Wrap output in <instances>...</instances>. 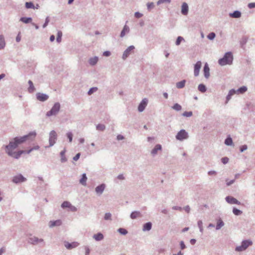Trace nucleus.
<instances>
[{"label":"nucleus","instance_id":"obj_1","mask_svg":"<svg viewBox=\"0 0 255 255\" xmlns=\"http://www.w3.org/2000/svg\"><path fill=\"white\" fill-rule=\"evenodd\" d=\"M36 133L35 132L33 131L29 133L28 135H24L22 137H16L13 139V140L10 141L9 144L6 146L7 153L16 158H18L22 153L25 152V150H19L17 152L13 151L18 145L21 144L25 141L28 139L33 140L36 136Z\"/></svg>","mask_w":255,"mask_h":255},{"label":"nucleus","instance_id":"obj_2","mask_svg":"<svg viewBox=\"0 0 255 255\" xmlns=\"http://www.w3.org/2000/svg\"><path fill=\"white\" fill-rule=\"evenodd\" d=\"M233 60V56L231 52H226L223 58L218 61V64H232Z\"/></svg>","mask_w":255,"mask_h":255},{"label":"nucleus","instance_id":"obj_3","mask_svg":"<svg viewBox=\"0 0 255 255\" xmlns=\"http://www.w3.org/2000/svg\"><path fill=\"white\" fill-rule=\"evenodd\" d=\"M60 108V105L59 103H55L51 110L47 113L46 115L48 117L55 115L59 112Z\"/></svg>","mask_w":255,"mask_h":255},{"label":"nucleus","instance_id":"obj_4","mask_svg":"<svg viewBox=\"0 0 255 255\" xmlns=\"http://www.w3.org/2000/svg\"><path fill=\"white\" fill-rule=\"evenodd\" d=\"M252 243L250 241H244L242 242V245L239 247H237L236 248V250L237 251H243L245 250L249 246L251 245Z\"/></svg>","mask_w":255,"mask_h":255},{"label":"nucleus","instance_id":"obj_5","mask_svg":"<svg viewBox=\"0 0 255 255\" xmlns=\"http://www.w3.org/2000/svg\"><path fill=\"white\" fill-rule=\"evenodd\" d=\"M188 136L187 132H186L185 130L182 129L178 132L176 136V138L178 140H182L187 138Z\"/></svg>","mask_w":255,"mask_h":255},{"label":"nucleus","instance_id":"obj_6","mask_svg":"<svg viewBox=\"0 0 255 255\" xmlns=\"http://www.w3.org/2000/svg\"><path fill=\"white\" fill-rule=\"evenodd\" d=\"M135 49V47L133 45L128 47L124 52L123 54V58L126 59L129 55H130Z\"/></svg>","mask_w":255,"mask_h":255},{"label":"nucleus","instance_id":"obj_7","mask_svg":"<svg viewBox=\"0 0 255 255\" xmlns=\"http://www.w3.org/2000/svg\"><path fill=\"white\" fill-rule=\"evenodd\" d=\"M57 138V133L54 130H52L50 133L49 144L50 146L53 145L55 143Z\"/></svg>","mask_w":255,"mask_h":255},{"label":"nucleus","instance_id":"obj_8","mask_svg":"<svg viewBox=\"0 0 255 255\" xmlns=\"http://www.w3.org/2000/svg\"><path fill=\"white\" fill-rule=\"evenodd\" d=\"M36 98L40 101L44 102L48 99V96L43 93H38L36 94Z\"/></svg>","mask_w":255,"mask_h":255},{"label":"nucleus","instance_id":"obj_9","mask_svg":"<svg viewBox=\"0 0 255 255\" xmlns=\"http://www.w3.org/2000/svg\"><path fill=\"white\" fill-rule=\"evenodd\" d=\"M226 200L228 203L231 204L240 205L241 204L240 202L239 201H238L236 199L231 196H227L226 198Z\"/></svg>","mask_w":255,"mask_h":255},{"label":"nucleus","instance_id":"obj_10","mask_svg":"<svg viewBox=\"0 0 255 255\" xmlns=\"http://www.w3.org/2000/svg\"><path fill=\"white\" fill-rule=\"evenodd\" d=\"M26 179L21 175L15 176L13 178V182L16 183L22 182L25 181Z\"/></svg>","mask_w":255,"mask_h":255},{"label":"nucleus","instance_id":"obj_11","mask_svg":"<svg viewBox=\"0 0 255 255\" xmlns=\"http://www.w3.org/2000/svg\"><path fill=\"white\" fill-rule=\"evenodd\" d=\"M147 104V99H144L143 100H142V101H141V102L140 103V104H139V105L138 106V111L139 112H142L144 110L145 107L146 106Z\"/></svg>","mask_w":255,"mask_h":255},{"label":"nucleus","instance_id":"obj_12","mask_svg":"<svg viewBox=\"0 0 255 255\" xmlns=\"http://www.w3.org/2000/svg\"><path fill=\"white\" fill-rule=\"evenodd\" d=\"M79 245V243L77 242H73L69 243L68 242L65 243V247L67 249H72L77 247Z\"/></svg>","mask_w":255,"mask_h":255},{"label":"nucleus","instance_id":"obj_13","mask_svg":"<svg viewBox=\"0 0 255 255\" xmlns=\"http://www.w3.org/2000/svg\"><path fill=\"white\" fill-rule=\"evenodd\" d=\"M188 12V5L186 2H183L181 6V13L182 14L186 15Z\"/></svg>","mask_w":255,"mask_h":255},{"label":"nucleus","instance_id":"obj_14","mask_svg":"<svg viewBox=\"0 0 255 255\" xmlns=\"http://www.w3.org/2000/svg\"><path fill=\"white\" fill-rule=\"evenodd\" d=\"M129 32V28L128 26L127 25H125L123 30H122L121 34H120V37H124L126 33H128Z\"/></svg>","mask_w":255,"mask_h":255},{"label":"nucleus","instance_id":"obj_15","mask_svg":"<svg viewBox=\"0 0 255 255\" xmlns=\"http://www.w3.org/2000/svg\"><path fill=\"white\" fill-rule=\"evenodd\" d=\"M42 239H39L37 237H33L29 238V242L32 244H37L40 242H43Z\"/></svg>","mask_w":255,"mask_h":255},{"label":"nucleus","instance_id":"obj_16","mask_svg":"<svg viewBox=\"0 0 255 255\" xmlns=\"http://www.w3.org/2000/svg\"><path fill=\"white\" fill-rule=\"evenodd\" d=\"M62 222L61 220H57L56 221H51L49 223V226L51 228L53 227L54 226H58L61 224Z\"/></svg>","mask_w":255,"mask_h":255},{"label":"nucleus","instance_id":"obj_17","mask_svg":"<svg viewBox=\"0 0 255 255\" xmlns=\"http://www.w3.org/2000/svg\"><path fill=\"white\" fill-rule=\"evenodd\" d=\"M229 16L233 18H240L241 16V12L239 10H235L233 13H230Z\"/></svg>","mask_w":255,"mask_h":255},{"label":"nucleus","instance_id":"obj_18","mask_svg":"<svg viewBox=\"0 0 255 255\" xmlns=\"http://www.w3.org/2000/svg\"><path fill=\"white\" fill-rule=\"evenodd\" d=\"M105 184H102L97 186L96 188V189H95L96 192L98 194H101L103 192L104 190L105 189Z\"/></svg>","mask_w":255,"mask_h":255},{"label":"nucleus","instance_id":"obj_19","mask_svg":"<svg viewBox=\"0 0 255 255\" xmlns=\"http://www.w3.org/2000/svg\"><path fill=\"white\" fill-rule=\"evenodd\" d=\"M5 45V40L3 35H0V50L4 48Z\"/></svg>","mask_w":255,"mask_h":255},{"label":"nucleus","instance_id":"obj_20","mask_svg":"<svg viewBox=\"0 0 255 255\" xmlns=\"http://www.w3.org/2000/svg\"><path fill=\"white\" fill-rule=\"evenodd\" d=\"M20 21L24 23H28L31 22L32 18L27 17H22L20 18Z\"/></svg>","mask_w":255,"mask_h":255},{"label":"nucleus","instance_id":"obj_21","mask_svg":"<svg viewBox=\"0 0 255 255\" xmlns=\"http://www.w3.org/2000/svg\"><path fill=\"white\" fill-rule=\"evenodd\" d=\"M209 71H210V69L208 66V65H205V67L204 68V73L205 77L206 78H208L210 76Z\"/></svg>","mask_w":255,"mask_h":255},{"label":"nucleus","instance_id":"obj_22","mask_svg":"<svg viewBox=\"0 0 255 255\" xmlns=\"http://www.w3.org/2000/svg\"><path fill=\"white\" fill-rule=\"evenodd\" d=\"M28 84H29V87L28 88V91L29 93H32L34 91H35V88H34V86L33 85V84L32 83V82L30 80H29L28 81Z\"/></svg>","mask_w":255,"mask_h":255},{"label":"nucleus","instance_id":"obj_23","mask_svg":"<svg viewBox=\"0 0 255 255\" xmlns=\"http://www.w3.org/2000/svg\"><path fill=\"white\" fill-rule=\"evenodd\" d=\"M161 149V146L160 144H157L155 145V147L152 150L151 153L152 154H155L157 153L158 150H160Z\"/></svg>","mask_w":255,"mask_h":255},{"label":"nucleus","instance_id":"obj_24","mask_svg":"<svg viewBox=\"0 0 255 255\" xmlns=\"http://www.w3.org/2000/svg\"><path fill=\"white\" fill-rule=\"evenodd\" d=\"M87 178L86 177V175L85 173H84L82 175V177L80 180V183L82 184L83 185L85 186L86 185V181H87Z\"/></svg>","mask_w":255,"mask_h":255},{"label":"nucleus","instance_id":"obj_25","mask_svg":"<svg viewBox=\"0 0 255 255\" xmlns=\"http://www.w3.org/2000/svg\"><path fill=\"white\" fill-rule=\"evenodd\" d=\"M99 60V58L97 56H94L91 57L89 60V64H96Z\"/></svg>","mask_w":255,"mask_h":255},{"label":"nucleus","instance_id":"obj_26","mask_svg":"<svg viewBox=\"0 0 255 255\" xmlns=\"http://www.w3.org/2000/svg\"><path fill=\"white\" fill-rule=\"evenodd\" d=\"M93 237L96 241H101L104 238V236L101 233L95 234Z\"/></svg>","mask_w":255,"mask_h":255},{"label":"nucleus","instance_id":"obj_27","mask_svg":"<svg viewBox=\"0 0 255 255\" xmlns=\"http://www.w3.org/2000/svg\"><path fill=\"white\" fill-rule=\"evenodd\" d=\"M185 80H182L176 83V87L178 89H181L185 86Z\"/></svg>","mask_w":255,"mask_h":255},{"label":"nucleus","instance_id":"obj_28","mask_svg":"<svg viewBox=\"0 0 255 255\" xmlns=\"http://www.w3.org/2000/svg\"><path fill=\"white\" fill-rule=\"evenodd\" d=\"M247 91V88L246 86H243L237 90V94H243Z\"/></svg>","mask_w":255,"mask_h":255},{"label":"nucleus","instance_id":"obj_29","mask_svg":"<svg viewBox=\"0 0 255 255\" xmlns=\"http://www.w3.org/2000/svg\"><path fill=\"white\" fill-rule=\"evenodd\" d=\"M201 65H195L194 67V75L197 76L199 75V71L201 68Z\"/></svg>","mask_w":255,"mask_h":255},{"label":"nucleus","instance_id":"obj_30","mask_svg":"<svg viewBox=\"0 0 255 255\" xmlns=\"http://www.w3.org/2000/svg\"><path fill=\"white\" fill-rule=\"evenodd\" d=\"M140 216V213L139 212H136V211L133 212L130 215L131 218H132L133 219H135L137 217H138Z\"/></svg>","mask_w":255,"mask_h":255},{"label":"nucleus","instance_id":"obj_31","mask_svg":"<svg viewBox=\"0 0 255 255\" xmlns=\"http://www.w3.org/2000/svg\"><path fill=\"white\" fill-rule=\"evenodd\" d=\"M151 228V223L150 222L144 224L143 228V231H149Z\"/></svg>","mask_w":255,"mask_h":255},{"label":"nucleus","instance_id":"obj_32","mask_svg":"<svg viewBox=\"0 0 255 255\" xmlns=\"http://www.w3.org/2000/svg\"><path fill=\"white\" fill-rule=\"evenodd\" d=\"M62 32L61 31H58L57 32V36L56 41L58 43H60L62 40Z\"/></svg>","mask_w":255,"mask_h":255},{"label":"nucleus","instance_id":"obj_33","mask_svg":"<svg viewBox=\"0 0 255 255\" xmlns=\"http://www.w3.org/2000/svg\"><path fill=\"white\" fill-rule=\"evenodd\" d=\"M25 7L26 8L34 9L35 6L32 2H26L25 3Z\"/></svg>","mask_w":255,"mask_h":255},{"label":"nucleus","instance_id":"obj_34","mask_svg":"<svg viewBox=\"0 0 255 255\" xmlns=\"http://www.w3.org/2000/svg\"><path fill=\"white\" fill-rule=\"evenodd\" d=\"M224 226V223L221 220H219L217 222L216 229H220L222 226Z\"/></svg>","mask_w":255,"mask_h":255},{"label":"nucleus","instance_id":"obj_35","mask_svg":"<svg viewBox=\"0 0 255 255\" xmlns=\"http://www.w3.org/2000/svg\"><path fill=\"white\" fill-rule=\"evenodd\" d=\"M154 4L153 2H148L147 3V9L149 11H150L152 9H153L154 8Z\"/></svg>","mask_w":255,"mask_h":255},{"label":"nucleus","instance_id":"obj_36","mask_svg":"<svg viewBox=\"0 0 255 255\" xmlns=\"http://www.w3.org/2000/svg\"><path fill=\"white\" fill-rule=\"evenodd\" d=\"M215 36H216V34L215 33L213 32H210L208 35H207V38L210 39V40H213L215 38Z\"/></svg>","mask_w":255,"mask_h":255},{"label":"nucleus","instance_id":"obj_37","mask_svg":"<svg viewBox=\"0 0 255 255\" xmlns=\"http://www.w3.org/2000/svg\"><path fill=\"white\" fill-rule=\"evenodd\" d=\"M71 203L68 201H64L61 205L63 208H69L70 206Z\"/></svg>","mask_w":255,"mask_h":255},{"label":"nucleus","instance_id":"obj_38","mask_svg":"<svg viewBox=\"0 0 255 255\" xmlns=\"http://www.w3.org/2000/svg\"><path fill=\"white\" fill-rule=\"evenodd\" d=\"M172 108L177 111H180L182 109L181 106L178 104H175L173 107Z\"/></svg>","mask_w":255,"mask_h":255},{"label":"nucleus","instance_id":"obj_39","mask_svg":"<svg viewBox=\"0 0 255 255\" xmlns=\"http://www.w3.org/2000/svg\"><path fill=\"white\" fill-rule=\"evenodd\" d=\"M198 90L202 92H205L206 90V88L204 85L200 84L198 86Z\"/></svg>","mask_w":255,"mask_h":255},{"label":"nucleus","instance_id":"obj_40","mask_svg":"<svg viewBox=\"0 0 255 255\" xmlns=\"http://www.w3.org/2000/svg\"><path fill=\"white\" fill-rule=\"evenodd\" d=\"M184 40V38L181 36H178L176 39L175 44L176 45H179L182 41Z\"/></svg>","mask_w":255,"mask_h":255},{"label":"nucleus","instance_id":"obj_41","mask_svg":"<svg viewBox=\"0 0 255 255\" xmlns=\"http://www.w3.org/2000/svg\"><path fill=\"white\" fill-rule=\"evenodd\" d=\"M233 141L231 137H228L225 141V143L227 145H230L232 144Z\"/></svg>","mask_w":255,"mask_h":255},{"label":"nucleus","instance_id":"obj_42","mask_svg":"<svg viewBox=\"0 0 255 255\" xmlns=\"http://www.w3.org/2000/svg\"><path fill=\"white\" fill-rule=\"evenodd\" d=\"M97 129L99 130L103 131L105 129V126L103 124H99L97 126Z\"/></svg>","mask_w":255,"mask_h":255},{"label":"nucleus","instance_id":"obj_43","mask_svg":"<svg viewBox=\"0 0 255 255\" xmlns=\"http://www.w3.org/2000/svg\"><path fill=\"white\" fill-rule=\"evenodd\" d=\"M233 213L236 215H239L242 214V212L237 209V208H234L233 210Z\"/></svg>","mask_w":255,"mask_h":255},{"label":"nucleus","instance_id":"obj_44","mask_svg":"<svg viewBox=\"0 0 255 255\" xmlns=\"http://www.w3.org/2000/svg\"><path fill=\"white\" fill-rule=\"evenodd\" d=\"M39 148V146H38V145H36L35 146H34V147L30 149L29 150H28L27 151H25V153H26L27 154H29L30 153L32 150H38V149Z\"/></svg>","mask_w":255,"mask_h":255},{"label":"nucleus","instance_id":"obj_45","mask_svg":"<svg viewBox=\"0 0 255 255\" xmlns=\"http://www.w3.org/2000/svg\"><path fill=\"white\" fill-rule=\"evenodd\" d=\"M184 117H190L192 116V112H185L182 114Z\"/></svg>","mask_w":255,"mask_h":255},{"label":"nucleus","instance_id":"obj_46","mask_svg":"<svg viewBox=\"0 0 255 255\" xmlns=\"http://www.w3.org/2000/svg\"><path fill=\"white\" fill-rule=\"evenodd\" d=\"M119 233L122 235H126L128 233L127 231L124 228H120L118 230Z\"/></svg>","mask_w":255,"mask_h":255},{"label":"nucleus","instance_id":"obj_47","mask_svg":"<svg viewBox=\"0 0 255 255\" xmlns=\"http://www.w3.org/2000/svg\"><path fill=\"white\" fill-rule=\"evenodd\" d=\"M98 90V88L97 87H93V88H91L89 92H88V94L89 95H91L92 94H93L94 92L97 91Z\"/></svg>","mask_w":255,"mask_h":255},{"label":"nucleus","instance_id":"obj_48","mask_svg":"<svg viewBox=\"0 0 255 255\" xmlns=\"http://www.w3.org/2000/svg\"><path fill=\"white\" fill-rule=\"evenodd\" d=\"M49 21H50L49 17V16H47L46 18L45 21L42 26L43 28H45L47 26L48 23L49 22Z\"/></svg>","mask_w":255,"mask_h":255},{"label":"nucleus","instance_id":"obj_49","mask_svg":"<svg viewBox=\"0 0 255 255\" xmlns=\"http://www.w3.org/2000/svg\"><path fill=\"white\" fill-rule=\"evenodd\" d=\"M142 15L143 14L139 12H135L134 13V16L137 18H140Z\"/></svg>","mask_w":255,"mask_h":255},{"label":"nucleus","instance_id":"obj_50","mask_svg":"<svg viewBox=\"0 0 255 255\" xmlns=\"http://www.w3.org/2000/svg\"><path fill=\"white\" fill-rule=\"evenodd\" d=\"M67 136L69 139V142H71L72 141V133L71 132H68L67 133Z\"/></svg>","mask_w":255,"mask_h":255},{"label":"nucleus","instance_id":"obj_51","mask_svg":"<svg viewBox=\"0 0 255 255\" xmlns=\"http://www.w3.org/2000/svg\"><path fill=\"white\" fill-rule=\"evenodd\" d=\"M221 160L224 164H226L229 161V158L227 157H223L222 158Z\"/></svg>","mask_w":255,"mask_h":255},{"label":"nucleus","instance_id":"obj_52","mask_svg":"<svg viewBox=\"0 0 255 255\" xmlns=\"http://www.w3.org/2000/svg\"><path fill=\"white\" fill-rule=\"evenodd\" d=\"M111 54V53L110 51H106L105 52H104L103 53V56H106V57H108V56H110Z\"/></svg>","mask_w":255,"mask_h":255},{"label":"nucleus","instance_id":"obj_53","mask_svg":"<svg viewBox=\"0 0 255 255\" xmlns=\"http://www.w3.org/2000/svg\"><path fill=\"white\" fill-rule=\"evenodd\" d=\"M69 208L70 210L72 212H75L77 211V208L75 207L72 206L71 204H70V206H69Z\"/></svg>","mask_w":255,"mask_h":255},{"label":"nucleus","instance_id":"obj_54","mask_svg":"<svg viewBox=\"0 0 255 255\" xmlns=\"http://www.w3.org/2000/svg\"><path fill=\"white\" fill-rule=\"evenodd\" d=\"M111 214L109 213H106L105 215V219L106 220H109L111 219Z\"/></svg>","mask_w":255,"mask_h":255},{"label":"nucleus","instance_id":"obj_55","mask_svg":"<svg viewBox=\"0 0 255 255\" xmlns=\"http://www.w3.org/2000/svg\"><path fill=\"white\" fill-rule=\"evenodd\" d=\"M235 94H237V91L235 90L234 89L231 90L229 92V94L231 96Z\"/></svg>","mask_w":255,"mask_h":255},{"label":"nucleus","instance_id":"obj_56","mask_svg":"<svg viewBox=\"0 0 255 255\" xmlns=\"http://www.w3.org/2000/svg\"><path fill=\"white\" fill-rule=\"evenodd\" d=\"M248 7L250 8H253L255 7V2H252L248 4Z\"/></svg>","mask_w":255,"mask_h":255},{"label":"nucleus","instance_id":"obj_57","mask_svg":"<svg viewBox=\"0 0 255 255\" xmlns=\"http://www.w3.org/2000/svg\"><path fill=\"white\" fill-rule=\"evenodd\" d=\"M247 149V146L246 145H243L240 148V150L241 152H243L244 150Z\"/></svg>","mask_w":255,"mask_h":255},{"label":"nucleus","instance_id":"obj_58","mask_svg":"<svg viewBox=\"0 0 255 255\" xmlns=\"http://www.w3.org/2000/svg\"><path fill=\"white\" fill-rule=\"evenodd\" d=\"M80 153H78L74 157H73V159L75 160V161H77L80 157Z\"/></svg>","mask_w":255,"mask_h":255},{"label":"nucleus","instance_id":"obj_59","mask_svg":"<svg viewBox=\"0 0 255 255\" xmlns=\"http://www.w3.org/2000/svg\"><path fill=\"white\" fill-rule=\"evenodd\" d=\"M180 246H181V248L182 250H183L186 248V246L183 241H181L180 242Z\"/></svg>","mask_w":255,"mask_h":255},{"label":"nucleus","instance_id":"obj_60","mask_svg":"<svg viewBox=\"0 0 255 255\" xmlns=\"http://www.w3.org/2000/svg\"><path fill=\"white\" fill-rule=\"evenodd\" d=\"M208 174L210 175H216V172L215 171H209L208 172Z\"/></svg>","mask_w":255,"mask_h":255},{"label":"nucleus","instance_id":"obj_61","mask_svg":"<svg viewBox=\"0 0 255 255\" xmlns=\"http://www.w3.org/2000/svg\"><path fill=\"white\" fill-rule=\"evenodd\" d=\"M164 2H165L164 0H158V1L157 2V4L160 5V4L163 3Z\"/></svg>","mask_w":255,"mask_h":255},{"label":"nucleus","instance_id":"obj_62","mask_svg":"<svg viewBox=\"0 0 255 255\" xmlns=\"http://www.w3.org/2000/svg\"><path fill=\"white\" fill-rule=\"evenodd\" d=\"M55 40V36L54 35H52L50 37V41L51 42H53Z\"/></svg>","mask_w":255,"mask_h":255},{"label":"nucleus","instance_id":"obj_63","mask_svg":"<svg viewBox=\"0 0 255 255\" xmlns=\"http://www.w3.org/2000/svg\"><path fill=\"white\" fill-rule=\"evenodd\" d=\"M123 138H124V136H123V135H118L117 136V139H118V140H122V139H123Z\"/></svg>","mask_w":255,"mask_h":255},{"label":"nucleus","instance_id":"obj_64","mask_svg":"<svg viewBox=\"0 0 255 255\" xmlns=\"http://www.w3.org/2000/svg\"><path fill=\"white\" fill-rule=\"evenodd\" d=\"M32 25L35 27L36 29H39V26L36 24H35L34 23H32Z\"/></svg>","mask_w":255,"mask_h":255}]
</instances>
